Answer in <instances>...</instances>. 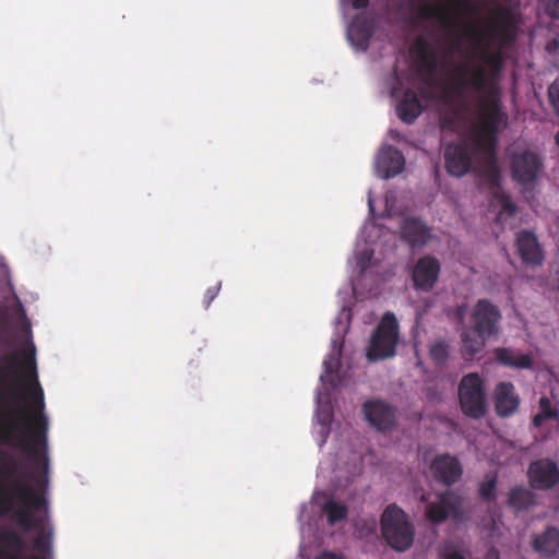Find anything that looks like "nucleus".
<instances>
[{
	"mask_svg": "<svg viewBox=\"0 0 559 559\" xmlns=\"http://www.w3.org/2000/svg\"><path fill=\"white\" fill-rule=\"evenodd\" d=\"M430 469L433 478L445 486L457 483L463 474L461 462L450 454L437 455L430 465Z\"/></svg>",
	"mask_w": 559,
	"mask_h": 559,
	"instance_id": "13",
	"label": "nucleus"
},
{
	"mask_svg": "<svg viewBox=\"0 0 559 559\" xmlns=\"http://www.w3.org/2000/svg\"><path fill=\"white\" fill-rule=\"evenodd\" d=\"M495 408L499 417H510L520 405V397L511 382H500L495 389Z\"/></svg>",
	"mask_w": 559,
	"mask_h": 559,
	"instance_id": "18",
	"label": "nucleus"
},
{
	"mask_svg": "<svg viewBox=\"0 0 559 559\" xmlns=\"http://www.w3.org/2000/svg\"><path fill=\"white\" fill-rule=\"evenodd\" d=\"M463 498L454 491L440 493L437 500L426 506V518L432 523H442L449 516L457 519L462 515Z\"/></svg>",
	"mask_w": 559,
	"mask_h": 559,
	"instance_id": "9",
	"label": "nucleus"
},
{
	"mask_svg": "<svg viewBox=\"0 0 559 559\" xmlns=\"http://www.w3.org/2000/svg\"><path fill=\"white\" fill-rule=\"evenodd\" d=\"M219 289H221V282H218L216 285L211 286L206 289L205 295H204V300H203L205 308H207L211 305V302L217 297Z\"/></svg>",
	"mask_w": 559,
	"mask_h": 559,
	"instance_id": "36",
	"label": "nucleus"
},
{
	"mask_svg": "<svg viewBox=\"0 0 559 559\" xmlns=\"http://www.w3.org/2000/svg\"><path fill=\"white\" fill-rule=\"evenodd\" d=\"M459 401L464 415L479 419L487 412V393L483 378L471 372L462 377L459 383Z\"/></svg>",
	"mask_w": 559,
	"mask_h": 559,
	"instance_id": "5",
	"label": "nucleus"
},
{
	"mask_svg": "<svg viewBox=\"0 0 559 559\" xmlns=\"http://www.w3.org/2000/svg\"><path fill=\"white\" fill-rule=\"evenodd\" d=\"M489 336L478 333L471 328H464L461 333V354L465 360H474L481 355Z\"/></svg>",
	"mask_w": 559,
	"mask_h": 559,
	"instance_id": "24",
	"label": "nucleus"
},
{
	"mask_svg": "<svg viewBox=\"0 0 559 559\" xmlns=\"http://www.w3.org/2000/svg\"><path fill=\"white\" fill-rule=\"evenodd\" d=\"M539 412L533 417V425L540 427L547 420H557L559 411L547 396H542L538 402Z\"/></svg>",
	"mask_w": 559,
	"mask_h": 559,
	"instance_id": "29",
	"label": "nucleus"
},
{
	"mask_svg": "<svg viewBox=\"0 0 559 559\" xmlns=\"http://www.w3.org/2000/svg\"><path fill=\"white\" fill-rule=\"evenodd\" d=\"M545 10L549 17L559 20V0H548Z\"/></svg>",
	"mask_w": 559,
	"mask_h": 559,
	"instance_id": "38",
	"label": "nucleus"
},
{
	"mask_svg": "<svg viewBox=\"0 0 559 559\" xmlns=\"http://www.w3.org/2000/svg\"><path fill=\"white\" fill-rule=\"evenodd\" d=\"M441 272L439 260L430 254L417 260L412 272L413 286L416 290L428 293L436 286Z\"/></svg>",
	"mask_w": 559,
	"mask_h": 559,
	"instance_id": "10",
	"label": "nucleus"
},
{
	"mask_svg": "<svg viewBox=\"0 0 559 559\" xmlns=\"http://www.w3.org/2000/svg\"><path fill=\"white\" fill-rule=\"evenodd\" d=\"M329 421V415L325 416V418L322 420V424H326Z\"/></svg>",
	"mask_w": 559,
	"mask_h": 559,
	"instance_id": "46",
	"label": "nucleus"
},
{
	"mask_svg": "<svg viewBox=\"0 0 559 559\" xmlns=\"http://www.w3.org/2000/svg\"><path fill=\"white\" fill-rule=\"evenodd\" d=\"M527 476L532 488L548 490L559 481V467L550 459H539L530 464Z\"/></svg>",
	"mask_w": 559,
	"mask_h": 559,
	"instance_id": "11",
	"label": "nucleus"
},
{
	"mask_svg": "<svg viewBox=\"0 0 559 559\" xmlns=\"http://www.w3.org/2000/svg\"><path fill=\"white\" fill-rule=\"evenodd\" d=\"M443 559H465V557L457 551H451L445 554Z\"/></svg>",
	"mask_w": 559,
	"mask_h": 559,
	"instance_id": "42",
	"label": "nucleus"
},
{
	"mask_svg": "<svg viewBox=\"0 0 559 559\" xmlns=\"http://www.w3.org/2000/svg\"><path fill=\"white\" fill-rule=\"evenodd\" d=\"M513 181L521 186L535 185L544 171V162L536 152L525 150L514 153L510 160Z\"/></svg>",
	"mask_w": 559,
	"mask_h": 559,
	"instance_id": "7",
	"label": "nucleus"
},
{
	"mask_svg": "<svg viewBox=\"0 0 559 559\" xmlns=\"http://www.w3.org/2000/svg\"><path fill=\"white\" fill-rule=\"evenodd\" d=\"M493 353L496 360L503 366L527 369L533 364L532 357L528 354H520L510 348L499 347Z\"/></svg>",
	"mask_w": 559,
	"mask_h": 559,
	"instance_id": "27",
	"label": "nucleus"
},
{
	"mask_svg": "<svg viewBox=\"0 0 559 559\" xmlns=\"http://www.w3.org/2000/svg\"><path fill=\"white\" fill-rule=\"evenodd\" d=\"M317 559H344L343 556L332 551H323Z\"/></svg>",
	"mask_w": 559,
	"mask_h": 559,
	"instance_id": "39",
	"label": "nucleus"
},
{
	"mask_svg": "<svg viewBox=\"0 0 559 559\" xmlns=\"http://www.w3.org/2000/svg\"><path fill=\"white\" fill-rule=\"evenodd\" d=\"M485 559H500V554L497 548L491 547L488 549Z\"/></svg>",
	"mask_w": 559,
	"mask_h": 559,
	"instance_id": "40",
	"label": "nucleus"
},
{
	"mask_svg": "<svg viewBox=\"0 0 559 559\" xmlns=\"http://www.w3.org/2000/svg\"><path fill=\"white\" fill-rule=\"evenodd\" d=\"M459 47H460V43H459V40H456V39H455V40H452V41H451V45H450V51H451V52H452V51H455V50H457V49H459Z\"/></svg>",
	"mask_w": 559,
	"mask_h": 559,
	"instance_id": "44",
	"label": "nucleus"
},
{
	"mask_svg": "<svg viewBox=\"0 0 559 559\" xmlns=\"http://www.w3.org/2000/svg\"><path fill=\"white\" fill-rule=\"evenodd\" d=\"M429 356L437 366H444L450 356V346L445 341H437L429 347Z\"/></svg>",
	"mask_w": 559,
	"mask_h": 559,
	"instance_id": "31",
	"label": "nucleus"
},
{
	"mask_svg": "<svg viewBox=\"0 0 559 559\" xmlns=\"http://www.w3.org/2000/svg\"><path fill=\"white\" fill-rule=\"evenodd\" d=\"M381 535L394 550L403 552L409 549L415 538V527L407 513L396 504H389L380 520Z\"/></svg>",
	"mask_w": 559,
	"mask_h": 559,
	"instance_id": "4",
	"label": "nucleus"
},
{
	"mask_svg": "<svg viewBox=\"0 0 559 559\" xmlns=\"http://www.w3.org/2000/svg\"><path fill=\"white\" fill-rule=\"evenodd\" d=\"M368 423L379 431L391 430L395 426V408L383 401H367L362 406Z\"/></svg>",
	"mask_w": 559,
	"mask_h": 559,
	"instance_id": "15",
	"label": "nucleus"
},
{
	"mask_svg": "<svg viewBox=\"0 0 559 559\" xmlns=\"http://www.w3.org/2000/svg\"><path fill=\"white\" fill-rule=\"evenodd\" d=\"M27 542L17 531L0 528V559H39L37 556H26Z\"/></svg>",
	"mask_w": 559,
	"mask_h": 559,
	"instance_id": "14",
	"label": "nucleus"
},
{
	"mask_svg": "<svg viewBox=\"0 0 559 559\" xmlns=\"http://www.w3.org/2000/svg\"><path fill=\"white\" fill-rule=\"evenodd\" d=\"M456 314H457L460 322H462L464 319V316H465V307L464 306L457 307Z\"/></svg>",
	"mask_w": 559,
	"mask_h": 559,
	"instance_id": "43",
	"label": "nucleus"
},
{
	"mask_svg": "<svg viewBox=\"0 0 559 559\" xmlns=\"http://www.w3.org/2000/svg\"><path fill=\"white\" fill-rule=\"evenodd\" d=\"M397 342V320L392 312H386L370 338L367 358L370 361H378L394 356Z\"/></svg>",
	"mask_w": 559,
	"mask_h": 559,
	"instance_id": "6",
	"label": "nucleus"
},
{
	"mask_svg": "<svg viewBox=\"0 0 559 559\" xmlns=\"http://www.w3.org/2000/svg\"><path fill=\"white\" fill-rule=\"evenodd\" d=\"M473 156L479 157L484 163L481 154L474 150L471 135L459 143L448 144L444 148L447 171L455 177L464 176L471 170Z\"/></svg>",
	"mask_w": 559,
	"mask_h": 559,
	"instance_id": "8",
	"label": "nucleus"
},
{
	"mask_svg": "<svg viewBox=\"0 0 559 559\" xmlns=\"http://www.w3.org/2000/svg\"><path fill=\"white\" fill-rule=\"evenodd\" d=\"M448 88L456 97H464L469 91L480 95L477 112L479 128L471 132V141L474 150L481 154L484 165H487L489 180L497 183L499 179L498 134L508 124V115L503 110L499 86L491 82L483 64L464 61L454 66Z\"/></svg>",
	"mask_w": 559,
	"mask_h": 559,
	"instance_id": "2",
	"label": "nucleus"
},
{
	"mask_svg": "<svg viewBox=\"0 0 559 559\" xmlns=\"http://www.w3.org/2000/svg\"><path fill=\"white\" fill-rule=\"evenodd\" d=\"M501 318L499 309L486 299L477 301L472 319L474 326L471 328L478 333L491 336L498 332V322Z\"/></svg>",
	"mask_w": 559,
	"mask_h": 559,
	"instance_id": "12",
	"label": "nucleus"
},
{
	"mask_svg": "<svg viewBox=\"0 0 559 559\" xmlns=\"http://www.w3.org/2000/svg\"><path fill=\"white\" fill-rule=\"evenodd\" d=\"M373 33V20L364 13L357 14L348 27V37L353 45L364 51L368 49Z\"/></svg>",
	"mask_w": 559,
	"mask_h": 559,
	"instance_id": "22",
	"label": "nucleus"
},
{
	"mask_svg": "<svg viewBox=\"0 0 559 559\" xmlns=\"http://www.w3.org/2000/svg\"><path fill=\"white\" fill-rule=\"evenodd\" d=\"M507 504L515 513L526 512L536 504V495L524 486H516L508 493Z\"/></svg>",
	"mask_w": 559,
	"mask_h": 559,
	"instance_id": "26",
	"label": "nucleus"
},
{
	"mask_svg": "<svg viewBox=\"0 0 559 559\" xmlns=\"http://www.w3.org/2000/svg\"><path fill=\"white\" fill-rule=\"evenodd\" d=\"M518 253L525 264L539 265L544 260L538 239L533 231L522 230L516 237Z\"/></svg>",
	"mask_w": 559,
	"mask_h": 559,
	"instance_id": "19",
	"label": "nucleus"
},
{
	"mask_svg": "<svg viewBox=\"0 0 559 559\" xmlns=\"http://www.w3.org/2000/svg\"><path fill=\"white\" fill-rule=\"evenodd\" d=\"M424 107L418 98V95L415 91L407 88L402 99L399 102L396 106V112L399 118L407 123H413L417 117L423 112Z\"/></svg>",
	"mask_w": 559,
	"mask_h": 559,
	"instance_id": "25",
	"label": "nucleus"
},
{
	"mask_svg": "<svg viewBox=\"0 0 559 559\" xmlns=\"http://www.w3.org/2000/svg\"><path fill=\"white\" fill-rule=\"evenodd\" d=\"M447 12L442 7L424 3L419 9V16L424 20L437 19L448 29V34L452 35L456 24L449 21Z\"/></svg>",
	"mask_w": 559,
	"mask_h": 559,
	"instance_id": "28",
	"label": "nucleus"
},
{
	"mask_svg": "<svg viewBox=\"0 0 559 559\" xmlns=\"http://www.w3.org/2000/svg\"><path fill=\"white\" fill-rule=\"evenodd\" d=\"M456 9L464 11L471 16H477L480 12L479 4L474 0H451Z\"/></svg>",
	"mask_w": 559,
	"mask_h": 559,
	"instance_id": "34",
	"label": "nucleus"
},
{
	"mask_svg": "<svg viewBox=\"0 0 559 559\" xmlns=\"http://www.w3.org/2000/svg\"><path fill=\"white\" fill-rule=\"evenodd\" d=\"M419 61V71L426 74L424 82L431 85L432 76L438 70V58L435 48L424 38H418L413 48Z\"/></svg>",
	"mask_w": 559,
	"mask_h": 559,
	"instance_id": "21",
	"label": "nucleus"
},
{
	"mask_svg": "<svg viewBox=\"0 0 559 559\" xmlns=\"http://www.w3.org/2000/svg\"><path fill=\"white\" fill-rule=\"evenodd\" d=\"M323 511L326 514L328 523L333 525L347 516L346 506L329 500L324 503Z\"/></svg>",
	"mask_w": 559,
	"mask_h": 559,
	"instance_id": "30",
	"label": "nucleus"
},
{
	"mask_svg": "<svg viewBox=\"0 0 559 559\" xmlns=\"http://www.w3.org/2000/svg\"><path fill=\"white\" fill-rule=\"evenodd\" d=\"M531 545L540 558L549 559L557 556L559 554V530L548 526L540 534L533 536Z\"/></svg>",
	"mask_w": 559,
	"mask_h": 559,
	"instance_id": "23",
	"label": "nucleus"
},
{
	"mask_svg": "<svg viewBox=\"0 0 559 559\" xmlns=\"http://www.w3.org/2000/svg\"><path fill=\"white\" fill-rule=\"evenodd\" d=\"M555 142L559 146V131L555 135Z\"/></svg>",
	"mask_w": 559,
	"mask_h": 559,
	"instance_id": "45",
	"label": "nucleus"
},
{
	"mask_svg": "<svg viewBox=\"0 0 559 559\" xmlns=\"http://www.w3.org/2000/svg\"><path fill=\"white\" fill-rule=\"evenodd\" d=\"M405 166V158L400 150L392 145H384L377 158V169L380 177L390 179L401 174Z\"/></svg>",
	"mask_w": 559,
	"mask_h": 559,
	"instance_id": "17",
	"label": "nucleus"
},
{
	"mask_svg": "<svg viewBox=\"0 0 559 559\" xmlns=\"http://www.w3.org/2000/svg\"><path fill=\"white\" fill-rule=\"evenodd\" d=\"M478 493L484 501H493L497 497V476L486 475L479 485Z\"/></svg>",
	"mask_w": 559,
	"mask_h": 559,
	"instance_id": "32",
	"label": "nucleus"
},
{
	"mask_svg": "<svg viewBox=\"0 0 559 559\" xmlns=\"http://www.w3.org/2000/svg\"><path fill=\"white\" fill-rule=\"evenodd\" d=\"M13 299H14L13 305L8 307L3 311H7L8 313L10 311L12 317L16 318L17 320L25 321L26 330L29 332L31 325L27 322L24 307H23L20 298L15 294L13 295Z\"/></svg>",
	"mask_w": 559,
	"mask_h": 559,
	"instance_id": "33",
	"label": "nucleus"
},
{
	"mask_svg": "<svg viewBox=\"0 0 559 559\" xmlns=\"http://www.w3.org/2000/svg\"><path fill=\"white\" fill-rule=\"evenodd\" d=\"M48 417L45 414L44 391L38 381L36 347L0 358V444L20 449L38 469L25 471L12 454L0 452V518L11 519L24 532L39 531L33 548L41 554L50 550L51 533L43 527L35 512L46 508V498L32 483L47 484Z\"/></svg>",
	"mask_w": 559,
	"mask_h": 559,
	"instance_id": "1",
	"label": "nucleus"
},
{
	"mask_svg": "<svg viewBox=\"0 0 559 559\" xmlns=\"http://www.w3.org/2000/svg\"><path fill=\"white\" fill-rule=\"evenodd\" d=\"M484 177L487 183L490 186L491 194L493 200H496L501 209L496 216L497 224H504L509 217H513L518 212V205L513 202L510 194H508L501 188V171L499 170V179L497 183H492L487 176V165H484Z\"/></svg>",
	"mask_w": 559,
	"mask_h": 559,
	"instance_id": "20",
	"label": "nucleus"
},
{
	"mask_svg": "<svg viewBox=\"0 0 559 559\" xmlns=\"http://www.w3.org/2000/svg\"><path fill=\"white\" fill-rule=\"evenodd\" d=\"M515 31L512 12L501 5L491 11L490 20L484 29L471 27L473 39L481 48L478 57L484 64L489 67V71L486 70V73L497 85V80L504 66L502 49L514 43Z\"/></svg>",
	"mask_w": 559,
	"mask_h": 559,
	"instance_id": "3",
	"label": "nucleus"
},
{
	"mask_svg": "<svg viewBox=\"0 0 559 559\" xmlns=\"http://www.w3.org/2000/svg\"><path fill=\"white\" fill-rule=\"evenodd\" d=\"M401 238L412 249L423 248L431 239V229L417 217H406L401 223Z\"/></svg>",
	"mask_w": 559,
	"mask_h": 559,
	"instance_id": "16",
	"label": "nucleus"
},
{
	"mask_svg": "<svg viewBox=\"0 0 559 559\" xmlns=\"http://www.w3.org/2000/svg\"><path fill=\"white\" fill-rule=\"evenodd\" d=\"M548 98L555 114L559 117V76L549 85Z\"/></svg>",
	"mask_w": 559,
	"mask_h": 559,
	"instance_id": "35",
	"label": "nucleus"
},
{
	"mask_svg": "<svg viewBox=\"0 0 559 559\" xmlns=\"http://www.w3.org/2000/svg\"><path fill=\"white\" fill-rule=\"evenodd\" d=\"M338 357L331 355L329 359L323 361L325 377L332 376L338 367Z\"/></svg>",
	"mask_w": 559,
	"mask_h": 559,
	"instance_id": "37",
	"label": "nucleus"
},
{
	"mask_svg": "<svg viewBox=\"0 0 559 559\" xmlns=\"http://www.w3.org/2000/svg\"><path fill=\"white\" fill-rule=\"evenodd\" d=\"M369 4V0H353V8L356 10H361L367 8Z\"/></svg>",
	"mask_w": 559,
	"mask_h": 559,
	"instance_id": "41",
	"label": "nucleus"
}]
</instances>
